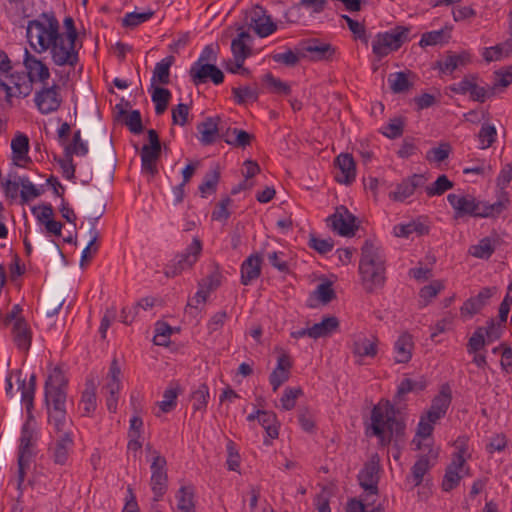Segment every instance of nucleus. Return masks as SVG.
Returning a JSON list of instances; mask_svg holds the SVG:
<instances>
[{"instance_id":"nucleus-20","label":"nucleus","mask_w":512,"mask_h":512,"mask_svg":"<svg viewBox=\"0 0 512 512\" xmlns=\"http://www.w3.org/2000/svg\"><path fill=\"white\" fill-rule=\"evenodd\" d=\"M23 64L25 69L28 70L30 79L46 84V81L50 78L48 66L27 49H25Z\"/></svg>"},{"instance_id":"nucleus-57","label":"nucleus","mask_w":512,"mask_h":512,"mask_svg":"<svg viewBox=\"0 0 512 512\" xmlns=\"http://www.w3.org/2000/svg\"><path fill=\"white\" fill-rule=\"evenodd\" d=\"M487 342V338L484 336V327H478L472 336L469 338L467 343V352L469 354H476L482 350Z\"/></svg>"},{"instance_id":"nucleus-53","label":"nucleus","mask_w":512,"mask_h":512,"mask_svg":"<svg viewBox=\"0 0 512 512\" xmlns=\"http://www.w3.org/2000/svg\"><path fill=\"white\" fill-rule=\"evenodd\" d=\"M153 10H148L146 12H130L127 13L122 19V26L128 28H135L140 24L148 21L154 15Z\"/></svg>"},{"instance_id":"nucleus-55","label":"nucleus","mask_w":512,"mask_h":512,"mask_svg":"<svg viewBox=\"0 0 512 512\" xmlns=\"http://www.w3.org/2000/svg\"><path fill=\"white\" fill-rule=\"evenodd\" d=\"M232 135L233 139H226V143L233 147L245 148L250 146L255 136L243 129L233 128Z\"/></svg>"},{"instance_id":"nucleus-1","label":"nucleus","mask_w":512,"mask_h":512,"mask_svg":"<svg viewBox=\"0 0 512 512\" xmlns=\"http://www.w3.org/2000/svg\"><path fill=\"white\" fill-rule=\"evenodd\" d=\"M26 36L36 53L50 50L52 61L57 66L74 67L78 61L76 45H66L64 34L59 31V22L53 13L43 12L40 19L30 20Z\"/></svg>"},{"instance_id":"nucleus-12","label":"nucleus","mask_w":512,"mask_h":512,"mask_svg":"<svg viewBox=\"0 0 512 512\" xmlns=\"http://www.w3.org/2000/svg\"><path fill=\"white\" fill-rule=\"evenodd\" d=\"M32 437L33 431L29 428L28 421L22 426L21 436H20V444L18 449V479H17V489L22 494V485L24 483L26 468L29 466L30 459L32 457V452L30 447L32 446Z\"/></svg>"},{"instance_id":"nucleus-7","label":"nucleus","mask_w":512,"mask_h":512,"mask_svg":"<svg viewBox=\"0 0 512 512\" xmlns=\"http://www.w3.org/2000/svg\"><path fill=\"white\" fill-rule=\"evenodd\" d=\"M202 252V241L194 237L186 249L175 255L164 268V274L168 278L180 275L183 271L191 269L198 261Z\"/></svg>"},{"instance_id":"nucleus-14","label":"nucleus","mask_w":512,"mask_h":512,"mask_svg":"<svg viewBox=\"0 0 512 512\" xmlns=\"http://www.w3.org/2000/svg\"><path fill=\"white\" fill-rule=\"evenodd\" d=\"M380 465L378 456H373L369 461L364 463L363 468L357 475L360 487L366 493V496L378 495V483L380 480Z\"/></svg>"},{"instance_id":"nucleus-11","label":"nucleus","mask_w":512,"mask_h":512,"mask_svg":"<svg viewBox=\"0 0 512 512\" xmlns=\"http://www.w3.org/2000/svg\"><path fill=\"white\" fill-rule=\"evenodd\" d=\"M167 461L166 458L161 456L159 452H154L153 461L151 463V490L154 494L153 500L159 501L167 492L168 476H167Z\"/></svg>"},{"instance_id":"nucleus-51","label":"nucleus","mask_w":512,"mask_h":512,"mask_svg":"<svg viewBox=\"0 0 512 512\" xmlns=\"http://www.w3.org/2000/svg\"><path fill=\"white\" fill-rule=\"evenodd\" d=\"M451 400L452 396L449 388L445 389L443 387L440 393L432 399L430 408L444 417L451 404Z\"/></svg>"},{"instance_id":"nucleus-37","label":"nucleus","mask_w":512,"mask_h":512,"mask_svg":"<svg viewBox=\"0 0 512 512\" xmlns=\"http://www.w3.org/2000/svg\"><path fill=\"white\" fill-rule=\"evenodd\" d=\"M151 88L153 89L151 99L155 104V113L156 115H162L169 105L172 94L169 89L158 85Z\"/></svg>"},{"instance_id":"nucleus-6","label":"nucleus","mask_w":512,"mask_h":512,"mask_svg":"<svg viewBox=\"0 0 512 512\" xmlns=\"http://www.w3.org/2000/svg\"><path fill=\"white\" fill-rule=\"evenodd\" d=\"M410 28L397 25L390 31L378 33L372 42V51L380 59L391 51H397L401 46L408 42Z\"/></svg>"},{"instance_id":"nucleus-22","label":"nucleus","mask_w":512,"mask_h":512,"mask_svg":"<svg viewBox=\"0 0 512 512\" xmlns=\"http://www.w3.org/2000/svg\"><path fill=\"white\" fill-rule=\"evenodd\" d=\"M378 338L372 336L371 339L367 338L364 334L354 335L352 338L351 351L355 356L375 357L378 352Z\"/></svg>"},{"instance_id":"nucleus-8","label":"nucleus","mask_w":512,"mask_h":512,"mask_svg":"<svg viewBox=\"0 0 512 512\" xmlns=\"http://www.w3.org/2000/svg\"><path fill=\"white\" fill-rule=\"evenodd\" d=\"M328 227L342 237H353L359 229L358 218L344 205L336 207L335 212L326 219Z\"/></svg>"},{"instance_id":"nucleus-41","label":"nucleus","mask_w":512,"mask_h":512,"mask_svg":"<svg viewBox=\"0 0 512 512\" xmlns=\"http://www.w3.org/2000/svg\"><path fill=\"white\" fill-rule=\"evenodd\" d=\"M258 422L270 438H278L280 425L278 423L276 413L273 411L263 410Z\"/></svg>"},{"instance_id":"nucleus-4","label":"nucleus","mask_w":512,"mask_h":512,"mask_svg":"<svg viewBox=\"0 0 512 512\" xmlns=\"http://www.w3.org/2000/svg\"><path fill=\"white\" fill-rule=\"evenodd\" d=\"M359 272L368 293L385 283V257L383 251L370 240H366L361 248Z\"/></svg>"},{"instance_id":"nucleus-39","label":"nucleus","mask_w":512,"mask_h":512,"mask_svg":"<svg viewBox=\"0 0 512 512\" xmlns=\"http://www.w3.org/2000/svg\"><path fill=\"white\" fill-rule=\"evenodd\" d=\"M176 512H196L194 504V489L192 486H182L178 490Z\"/></svg>"},{"instance_id":"nucleus-40","label":"nucleus","mask_w":512,"mask_h":512,"mask_svg":"<svg viewBox=\"0 0 512 512\" xmlns=\"http://www.w3.org/2000/svg\"><path fill=\"white\" fill-rule=\"evenodd\" d=\"M67 393L62 390H45L44 402L47 411L66 409Z\"/></svg>"},{"instance_id":"nucleus-48","label":"nucleus","mask_w":512,"mask_h":512,"mask_svg":"<svg viewBox=\"0 0 512 512\" xmlns=\"http://www.w3.org/2000/svg\"><path fill=\"white\" fill-rule=\"evenodd\" d=\"M495 252V246L489 237L482 238L478 244L469 248V253L479 259H489Z\"/></svg>"},{"instance_id":"nucleus-24","label":"nucleus","mask_w":512,"mask_h":512,"mask_svg":"<svg viewBox=\"0 0 512 512\" xmlns=\"http://www.w3.org/2000/svg\"><path fill=\"white\" fill-rule=\"evenodd\" d=\"M13 341L16 347L27 353L31 346L32 331L25 318L18 319L12 327Z\"/></svg>"},{"instance_id":"nucleus-23","label":"nucleus","mask_w":512,"mask_h":512,"mask_svg":"<svg viewBox=\"0 0 512 512\" xmlns=\"http://www.w3.org/2000/svg\"><path fill=\"white\" fill-rule=\"evenodd\" d=\"M493 295V289L489 287H484L480 290V292L474 296L467 299L460 308L461 315H468L470 317L479 313L482 308L487 304L488 300Z\"/></svg>"},{"instance_id":"nucleus-49","label":"nucleus","mask_w":512,"mask_h":512,"mask_svg":"<svg viewBox=\"0 0 512 512\" xmlns=\"http://www.w3.org/2000/svg\"><path fill=\"white\" fill-rule=\"evenodd\" d=\"M505 209L503 201H496L493 204L478 201V209L475 213V218H488L500 215Z\"/></svg>"},{"instance_id":"nucleus-19","label":"nucleus","mask_w":512,"mask_h":512,"mask_svg":"<svg viewBox=\"0 0 512 512\" xmlns=\"http://www.w3.org/2000/svg\"><path fill=\"white\" fill-rule=\"evenodd\" d=\"M334 163L340 170V173L335 176V180L340 184H352L356 178V163L353 156L349 153H341L336 157Z\"/></svg>"},{"instance_id":"nucleus-21","label":"nucleus","mask_w":512,"mask_h":512,"mask_svg":"<svg viewBox=\"0 0 512 512\" xmlns=\"http://www.w3.org/2000/svg\"><path fill=\"white\" fill-rule=\"evenodd\" d=\"M263 258L261 253L248 256L241 264V284L249 285L261 275Z\"/></svg>"},{"instance_id":"nucleus-15","label":"nucleus","mask_w":512,"mask_h":512,"mask_svg":"<svg viewBox=\"0 0 512 512\" xmlns=\"http://www.w3.org/2000/svg\"><path fill=\"white\" fill-rule=\"evenodd\" d=\"M189 76L194 85L206 83L208 80L215 85H220L224 81V73L213 63L194 62L189 69Z\"/></svg>"},{"instance_id":"nucleus-56","label":"nucleus","mask_w":512,"mask_h":512,"mask_svg":"<svg viewBox=\"0 0 512 512\" xmlns=\"http://www.w3.org/2000/svg\"><path fill=\"white\" fill-rule=\"evenodd\" d=\"M48 422L53 425L56 433L65 432V427L68 423L66 409H57L47 411Z\"/></svg>"},{"instance_id":"nucleus-29","label":"nucleus","mask_w":512,"mask_h":512,"mask_svg":"<svg viewBox=\"0 0 512 512\" xmlns=\"http://www.w3.org/2000/svg\"><path fill=\"white\" fill-rule=\"evenodd\" d=\"M220 178L221 170L219 165H216L205 173L202 183L198 187L202 198H206L208 195H213L217 192Z\"/></svg>"},{"instance_id":"nucleus-58","label":"nucleus","mask_w":512,"mask_h":512,"mask_svg":"<svg viewBox=\"0 0 512 512\" xmlns=\"http://www.w3.org/2000/svg\"><path fill=\"white\" fill-rule=\"evenodd\" d=\"M232 93L235 102L239 105L246 103L247 100L257 101L259 97L258 90L252 89L249 86L234 87L232 88Z\"/></svg>"},{"instance_id":"nucleus-45","label":"nucleus","mask_w":512,"mask_h":512,"mask_svg":"<svg viewBox=\"0 0 512 512\" xmlns=\"http://www.w3.org/2000/svg\"><path fill=\"white\" fill-rule=\"evenodd\" d=\"M96 387L93 380H87L85 384V390L82 393L81 402L83 403L84 413L83 415L88 416L96 409Z\"/></svg>"},{"instance_id":"nucleus-18","label":"nucleus","mask_w":512,"mask_h":512,"mask_svg":"<svg viewBox=\"0 0 512 512\" xmlns=\"http://www.w3.org/2000/svg\"><path fill=\"white\" fill-rule=\"evenodd\" d=\"M426 178L422 174H413L402 180L396 190L389 193V198L395 202H403L414 194L418 187L425 184Z\"/></svg>"},{"instance_id":"nucleus-32","label":"nucleus","mask_w":512,"mask_h":512,"mask_svg":"<svg viewBox=\"0 0 512 512\" xmlns=\"http://www.w3.org/2000/svg\"><path fill=\"white\" fill-rule=\"evenodd\" d=\"M161 156V149L143 145L141 149V168L152 176L158 173L156 162Z\"/></svg>"},{"instance_id":"nucleus-26","label":"nucleus","mask_w":512,"mask_h":512,"mask_svg":"<svg viewBox=\"0 0 512 512\" xmlns=\"http://www.w3.org/2000/svg\"><path fill=\"white\" fill-rule=\"evenodd\" d=\"M220 121L221 118L219 116L207 117L203 122L197 125V130L201 135L200 142L203 145H210L216 141L221 131L219 127Z\"/></svg>"},{"instance_id":"nucleus-38","label":"nucleus","mask_w":512,"mask_h":512,"mask_svg":"<svg viewBox=\"0 0 512 512\" xmlns=\"http://www.w3.org/2000/svg\"><path fill=\"white\" fill-rule=\"evenodd\" d=\"M412 233H416L419 236L427 235L429 227L419 221H411L394 227V235L396 237L408 238Z\"/></svg>"},{"instance_id":"nucleus-63","label":"nucleus","mask_w":512,"mask_h":512,"mask_svg":"<svg viewBox=\"0 0 512 512\" xmlns=\"http://www.w3.org/2000/svg\"><path fill=\"white\" fill-rule=\"evenodd\" d=\"M308 246L319 254L325 255L333 249L334 241L332 238L320 239L314 234H310Z\"/></svg>"},{"instance_id":"nucleus-31","label":"nucleus","mask_w":512,"mask_h":512,"mask_svg":"<svg viewBox=\"0 0 512 512\" xmlns=\"http://www.w3.org/2000/svg\"><path fill=\"white\" fill-rule=\"evenodd\" d=\"M115 108L118 109V117L124 118V124L128 127L131 133L138 135L144 131L142 117L139 110L127 112L122 108L121 104H117Z\"/></svg>"},{"instance_id":"nucleus-62","label":"nucleus","mask_w":512,"mask_h":512,"mask_svg":"<svg viewBox=\"0 0 512 512\" xmlns=\"http://www.w3.org/2000/svg\"><path fill=\"white\" fill-rule=\"evenodd\" d=\"M232 203L230 196L223 197L217 204L215 209L211 213V218L214 221H226L231 212L228 210V206Z\"/></svg>"},{"instance_id":"nucleus-47","label":"nucleus","mask_w":512,"mask_h":512,"mask_svg":"<svg viewBox=\"0 0 512 512\" xmlns=\"http://www.w3.org/2000/svg\"><path fill=\"white\" fill-rule=\"evenodd\" d=\"M433 464L430 463V460L427 455H421L414 463L411 468V473L415 486H419L424 479V475L431 469Z\"/></svg>"},{"instance_id":"nucleus-17","label":"nucleus","mask_w":512,"mask_h":512,"mask_svg":"<svg viewBox=\"0 0 512 512\" xmlns=\"http://www.w3.org/2000/svg\"><path fill=\"white\" fill-rule=\"evenodd\" d=\"M447 201L454 210V219H460L464 217H474L478 209V201L472 195H457L454 193L447 195Z\"/></svg>"},{"instance_id":"nucleus-43","label":"nucleus","mask_w":512,"mask_h":512,"mask_svg":"<svg viewBox=\"0 0 512 512\" xmlns=\"http://www.w3.org/2000/svg\"><path fill=\"white\" fill-rule=\"evenodd\" d=\"M68 379L62 369L55 367L45 381L44 390H62L66 391Z\"/></svg>"},{"instance_id":"nucleus-42","label":"nucleus","mask_w":512,"mask_h":512,"mask_svg":"<svg viewBox=\"0 0 512 512\" xmlns=\"http://www.w3.org/2000/svg\"><path fill=\"white\" fill-rule=\"evenodd\" d=\"M409 74H411L410 71L408 73L400 71L392 73L388 76L390 88L394 93H404L407 92L412 87L413 83L409 81Z\"/></svg>"},{"instance_id":"nucleus-33","label":"nucleus","mask_w":512,"mask_h":512,"mask_svg":"<svg viewBox=\"0 0 512 512\" xmlns=\"http://www.w3.org/2000/svg\"><path fill=\"white\" fill-rule=\"evenodd\" d=\"M65 299L59 291H51L44 295L42 304V314L46 317H53L58 314L62 308Z\"/></svg>"},{"instance_id":"nucleus-10","label":"nucleus","mask_w":512,"mask_h":512,"mask_svg":"<svg viewBox=\"0 0 512 512\" xmlns=\"http://www.w3.org/2000/svg\"><path fill=\"white\" fill-rule=\"evenodd\" d=\"M244 23L261 38L267 37L277 30L276 23L272 21L270 15H267L266 9L260 5H255L246 11Z\"/></svg>"},{"instance_id":"nucleus-52","label":"nucleus","mask_w":512,"mask_h":512,"mask_svg":"<svg viewBox=\"0 0 512 512\" xmlns=\"http://www.w3.org/2000/svg\"><path fill=\"white\" fill-rule=\"evenodd\" d=\"M194 411H205L209 398V387L206 383H201L197 390L191 395Z\"/></svg>"},{"instance_id":"nucleus-61","label":"nucleus","mask_w":512,"mask_h":512,"mask_svg":"<svg viewBox=\"0 0 512 512\" xmlns=\"http://www.w3.org/2000/svg\"><path fill=\"white\" fill-rule=\"evenodd\" d=\"M231 52L234 60L245 62L252 55V48L247 43L241 42L240 39L234 38L231 42Z\"/></svg>"},{"instance_id":"nucleus-25","label":"nucleus","mask_w":512,"mask_h":512,"mask_svg":"<svg viewBox=\"0 0 512 512\" xmlns=\"http://www.w3.org/2000/svg\"><path fill=\"white\" fill-rule=\"evenodd\" d=\"M72 434L69 431L64 432L55 442L54 446L50 448L52 458L55 464L65 465L69 452L73 447Z\"/></svg>"},{"instance_id":"nucleus-46","label":"nucleus","mask_w":512,"mask_h":512,"mask_svg":"<svg viewBox=\"0 0 512 512\" xmlns=\"http://www.w3.org/2000/svg\"><path fill=\"white\" fill-rule=\"evenodd\" d=\"M180 386L178 383H171L170 387L164 391L163 400L159 402V408L163 413L172 411L177 405V397L180 393Z\"/></svg>"},{"instance_id":"nucleus-28","label":"nucleus","mask_w":512,"mask_h":512,"mask_svg":"<svg viewBox=\"0 0 512 512\" xmlns=\"http://www.w3.org/2000/svg\"><path fill=\"white\" fill-rule=\"evenodd\" d=\"M175 62V57L169 55L156 63L151 78V87L155 85H167L170 83V68Z\"/></svg>"},{"instance_id":"nucleus-9","label":"nucleus","mask_w":512,"mask_h":512,"mask_svg":"<svg viewBox=\"0 0 512 512\" xmlns=\"http://www.w3.org/2000/svg\"><path fill=\"white\" fill-rule=\"evenodd\" d=\"M73 195L83 214L95 216V220H99L104 215L106 203L98 191L77 188L73 191Z\"/></svg>"},{"instance_id":"nucleus-27","label":"nucleus","mask_w":512,"mask_h":512,"mask_svg":"<svg viewBox=\"0 0 512 512\" xmlns=\"http://www.w3.org/2000/svg\"><path fill=\"white\" fill-rule=\"evenodd\" d=\"M413 347L414 343L412 335L407 332L401 334L394 344V350L396 353L395 362L403 364L408 363L412 358Z\"/></svg>"},{"instance_id":"nucleus-5","label":"nucleus","mask_w":512,"mask_h":512,"mask_svg":"<svg viewBox=\"0 0 512 512\" xmlns=\"http://www.w3.org/2000/svg\"><path fill=\"white\" fill-rule=\"evenodd\" d=\"M468 440L469 438L463 435L454 441L456 452L453 453L452 461L445 469L441 484L442 490L445 492H450L460 484L462 476L459 474V470L464 467L466 462L464 455L468 451Z\"/></svg>"},{"instance_id":"nucleus-3","label":"nucleus","mask_w":512,"mask_h":512,"mask_svg":"<svg viewBox=\"0 0 512 512\" xmlns=\"http://www.w3.org/2000/svg\"><path fill=\"white\" fill-rule=\"evenodd\" d=\"M399 409L388 399H381L371 410V435L379 440V445L386 447L391 443L395 447L405 442L406 422L397 417Z\"/></svg>"},{"instance_id":"nucleus-30","label":"nucleus","mask_w":512,"mask_h":512,"mask_svg":"<svg viewBox=\"0 0 512 512\" xmlns=\"http://www.w3.org/2000/svg\"><path fill=\"white\" fill-rule=\"evenodd\" d=\"M11 149L13 154L14 164L21 166L19 161L31 162L28 156L29 152V138L23 133H18L11 141Z\"/></svg>"},{"instance_id":"nucleus-50","label":"nucleus","mask_w":512,"mask_h":512,"mask_svg":"<svg viewBox=\"0 0 512 512\" xmlns=\"http://www.w3.org/2000/svg\"><path fill=\"white\" fill-rule=\"evenodd\" d=\"M453 187L454 183L449 180L447 175L441 174L431 185L426 187V193L429 197L441 196Z\"/></svg>"},{"instance_id":"nucleus-60","label":"nucleus","mask_w":512,"mask_h":512,"mask_svg":"<svg viewBox=\"0 0 512 512\" xmlns=\"http://www.w3.org/2000/svg\"><path fill=\"white\" fill-rule=\"evenodd\" d=\"M404 127H405V118L404 117H395L390 120V122L385 127V130L382 131V133L389 139H396V138L402 136Z\"/></svg>"},{"instance_id":"nucleus-2","label":"nucleus","mask_w":512,"mask_h":512,"mask_svg":"<svg viewBox=\"0 0 512 512\" xmlns=\"http://www.w3.org/2000/svg\"><path fill=\"white\" fill-rule=\"evenodd\" d=\"M79 125L90 142L95 174L99 178L100 188L106 193L114 181L117 167V154L112 137L108 135L106 127L95 118L81 117Z\"/></svg>"},{"instance_id":"nucleus-59","label":"nucleus","mask_w":512,"mask_h":512,"mask_svg":"<svg viewBox=\"0 0 512 512\" xmlns=\"http://www.w3.org/2000/svg\"><path fill=\"white\" fill-rule=\"evenodd\" d=\"M263 82L266 83L272 91L277 94L289 95L291 93V87L286 82L281 81L279 78L274 77L270 72L263 76Z\"/></svg>"},{"instance_id":"nucleus-54","label":"nucleus","mask_w":512,"mask_h":512,"mask_svg":"<svg viewBox=\"0 0 512 512\" xmlns=\"http://www.w3.org/2000/svg\"><path fill=\"white\" fill-rule=\"evenodd\" d=\"M302 395L303 390L301 387H286L280 398L281 408L286 411L292 410L296 405L297 398Z\"/></svg>"},{"instance_id":"nucleus-36","label":"nucleus","mask_w":512,"mask_h":512,"mask_svg":"<svg viewBox=\"0 0 512 512\" xmlns=\"http://www.w3.org/2000/svg\"><path fill=\"white\" fill-rule=\"evenodd\" d=\"M339 327V320L336 316H325L322 321L312 326L314 339L327 337Z\"/></svg>"},{"instance_id":"nucleus-13","label":"nucleus","mask_w":512,"mask_h":512,"mask_svg":"<svg viewBox=\"0 0 512 512\" xmlns=\"http://www.w3.org/2000/svg\"><path fill=\"white\" fill-rule=\"evenodd\" d=\"M61 88L53 83L51 86L46 84L35 93L34 102L41 114H50L56 112L63 102Z\"/></svg>"},{"instance_id":"nucleus-34","label":"nucleus","mask_w":512,"mask_h":512,"mask_svg":"<svg viewBox=\"0 0 512 512\" xmlns=\"http://www.w3.org/2000/svg\"><path fill=\"white\" fill-rule=\"evenodd\" d=\"M426 388L425 381H415L410 378H404L397 387V391L393 397L394 406L405 400V395L409 392H419Z\"/></svg>"},{"instance_id":"nucleus-44","label":"nucleus","mask_w":512,"mask_h":512,"mask_svg":"<svg viewBox=\"0 0 512 512\" xmlns=\"http://www.w3.org/2000/svg\"><path fill=\"white\" fill-rule=\"evenodd\" d=\"M88 154V146L83 142L81 137V131L77 130L73 133L71 143L67 144L64 148L65 157L85 156Z\"/></svg>"},{"instance_id":"nucleus-16","label":"nucleus","mask_w":512,"mask_h":512,"mask_svg":"<svg viewBox=\"0 0 512 512\" xmlns=\"http://www.w3.org/2000/svg\"><path fill=\"white\" fill-rule=\"evenodd\" d=\"M301 56L305 57V53H310L312 61H329L336 52V48L330 43H325L319 38H310L299 43Z\"/></svg>"},{"instance_id":"nucleus-35","label":"nucleus","mask_w":512,"mask_h":512,"mask_svg":"<svg viewBox=\"0 0 512 512\" xmlns=\"http://www.w3.org/2000/svg\"><path fill=\"white\" fill-rule=\"evenodd\" d=\"M451 27L445 26L440 30L429 31L422 34L419 45L421 47L448 43L451 38Z\"/></svg>"},{"instance_id":"nucleus-64","label":"nucleus","mask_w":512,"mask_h":512,"mask_svg":"<svg viewBox=\"0 0 512 512\" xmlns=\"http://www.w3.org/2000/svg\"><path fill=\"white\" fill-rule=\"evenodd\" d=\"M451 146L449 143H441L438 147L432 148L427 152L428 161L443 162L449 157Z\"/></svg>"}]
</instances>
